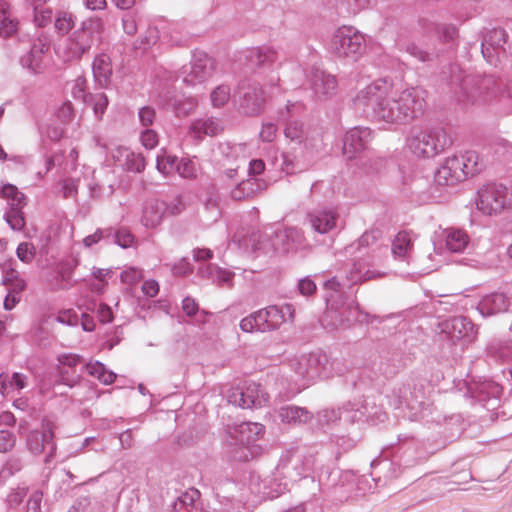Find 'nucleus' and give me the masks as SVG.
<instances>
[{
    "label": "nucleus",
    "mask_w": 512,
    "mask_h": 512,
    "mask_svg": "<svg viewBox=\"0 0 512 512\" xmlns=\"http://www.w3.org/2000/svg\"><path fill=\"white\" fill-rule=\"evenodd\" d=\"M354 110L389 124H404L420 117L426 108V91L410 87L393 91L385 79H378L360 89L352 99Z\"/></svg>",
    "instance_id": "obj_1"
},
{
    "label": "nucleus",
    "mask_w": 512,
    "mask_h": 512,
    "mask_svg": "<svg viewBox=\"0 0 512 512\" xmlns=\"http://www.w3.org/2000/svg\"><path fill=\"white\" fill-rule=\"evenodd\" d=\"M463 105L497 104L512 99V80L504 84L494 75L465 74L453 77Z\"/></svg>",
    "instance_id": "obj_2"
},
{
    "label": "nucleus",
    "mask_w": 512,
    "mask_h": 512,
    "mask_svg": "<svg viewBox=\"0 0 512 512\" xmlns=\"http://www.w3.org/2000/svg\"><path fill=\"white\" fill-rule=\"evenodd\" d=\"M324 287L327 294L326 310L320 319L322 326L329 331L350 326L357 319L356 303L353 300L348 301L345 293L341 291L340 283L335 278L327 280Z\"/></svg>",
    "instance_id": "obj_3"
},
{
    "label": "nucleus",
    "mask_w": 512,
    "mask_h": 512,
    "mask_svg": "<svg viewBox=\"0 0 512 512\" xmlns=\"http://www.w3.org/2000/svg\"><path fill=\"white\" fill-rule=\"evenodd\" d=\"M105 24L99 17L83 20L65 39L61 56L65 62H80L91 49L102 43Z\"/></svg>",
    "instance_id": "obj_4"
},
{
    "label": "nucleus",
    "mask_w": 512,
    "mask_h": 512,
    "mask_svg": "<svg viewBox=\"0 0 512 512\" xmlns=\"http://www.w3.org/2000/svg\"><path fill=\"white\" fill-rule=\"evenodd\" d=\"M451 136L442 127L413 129L407 138V147L417 157L431 158L452 145Z\"/></svg>",
    "instance_id": "obj_5"
},
{
    "label": "nucleus",
    "mask_w": 512,
    "mask_h": 512,
    "mask_svg": "<svg viewBox=\"0 0 512 512\" xmlns=\"http://www.w3.org/2000/svg\"><path fill=\"white\" fill-rule=\"evenodd\" d=\"M293 316L294 308L291 304L270 305L243 318L240 328L247 333L274 331Z\"/></svg>",
    "instance_id": "obj_6"
},
{
    "label": "nucleus",
    "mask_w": 512,
    "mask_h": 512,
    "mask_svg": "<svg viewBox=\"0 0 512 512\" xmlns=\"http://www.w3.org/2000/svg\"><path fill=\"white\" fill-rule=\"evenodd\" d=\"M263 237L265 239L259 242L260 247L256 249L263 250L266 254L272 251L285 255L306 245L304 232L297 227L278 229L272 235L265 234Z\"/></svg>",
    "instance_id": "obj_7"
},
{
    "label": "nucleus",
    "mask_w": 512,
    "mask_h": 512,
    "mask_svg": "<svg viewBox=\"0 0 512 512\" xmlns=\"http://www.w3.org/2000/svg\"><path fill=\"white\" fill-rule=\"evenodd\" d=\"M477 208L487 215L512 209V188L498 183L483 186L478 191Z\"/></svg>",
    "instance_id": "obj_8"
},
{
    "label": "nucleus",
    "mask_w": 512,
    "mask_h": 512,
    "mask_svg": "<svg viewBox=\"0 0 512 512\" xmlns=\"http://www.w3.org/2000/svg\"><path fill=\"white\" fill-rule=\"evenodd\" d=\"M365 38L352 27L338 28L331 39L330 50L337 57L357 59L365 50Z\"/></svg>",
    "instance_id": "obj_9"
},
{
    "label": "nucleus",
    "mask_w": 512,
    "mask_h": 512,
    "mask_svg": "<svg viewBox=\"0 0 512 512\" xmlns=\"http://www.w3.org/2000/svg\"><path fill=\"white\" fill-rule=\"evenodd\" d=\"M234 97L245 115H258L264 108L265 96L262 86L252 78L243 79L238 83Z\"/></svg>",
    "instance_id": "obj_10"
},
{
    "label": "nucleus",
    "mask_w": 512,
    "mask_h": 512,
    "mask_svg": "<svg viewBox=\"0 0 512 512\" xmlns=\"http://www.w3.org/2000/svg\"><path fill=\"white\" fill-rule=\"evenodd\" d=\"M226 396L229 403L241 408L262 407L269 401V395L264 388L249 381L230 388Z\"/></svg>",
    "instance_id": "obj_11"
},
{
    "label": "nucleus",
    "mask_w": 512,
    "mask_h": 512,
    "mask_svg": "<svg viewBox=\"0 0 512 512\" xmlns=\"http://www.w3.org/2000/svg\"><path fill=\"white\" fill-rule=\"evenodd\" d=\"M509 35L502 27L488 29L483 33L481 43V53L485 60L497 65L502 59L507 57Z\"/></svg>",
    "instance_id": "obj_12"
},
{
    "label": "nucleus",
    "mask_w": 512,
    "mask_h": 512,
    "mask_svg": "<svg viewBox=\"0 0 512 512\" xmlns=\"http://www.w3.org/2000/svg\"><path fill=\"white\" fill-rule=\"evenodd\" d=\"M327 361L326 354L321 351L302 355L292 361L291 366L294 373L304 382L301 387H299V390L304 389L309 383L320 377Z\"/></svg>",
    "instance_id": "obj_13"
},
{
    "label": "nucleus",
    "mask_w": 512,
    "mask_h": 512,
    "mask_svg": "<svg viewBox=\"0 0 512 512\" xmlns=\"http://www.w3.org/2000/svg\"><path fill=\"white\" fill-rule=\"evenodd\" d=\"M0 197L5 198L10 206L4 218L14 231H21L25 226L22 208L26 205L25 195L12 184H6L0 189Z\"/></svg>",
    "instance_id": "obj_14"
},
{
    "label": "nucleus",
    "mask_w": 512,
    "mask_h": 512,
    "mask_svg": "<svg viewBox=\"0 0 512 512\" xmlns=\"http://www.w3.org/2000/svg\"><path fill=\"white\" fill-rule=\"evenodd\" d=\"M56 428L55 422L45 417L41 423V431H31L27 437V448L34 455H40L46 446L50 447V452L45 459L46 463L54 457L56 451V443L54 442Z\"/></svg>",
    "instance_id": "obj_15"
},
{
    "label": "nucleus",
    "mask_w": 512,
    "mask_h": 512,
    "mask_svg": "<svg viewBox=\"0 0 512 512\" xmlns=\"http://www.w3.org/2000/svg\"><path fill=\"white\" fill-rule=\"evenodd\" d=\"M441 332L453 343L462 341L470 344L477 338L478 330L473 322L465 316H456L440 324Z\"/></svg>",
    "instance_id": "obj_16"
},
{
    "label": "nucleus",
    "mask_w": 512,
    "mask_h": 512,
    "mask_svg": "<svg viewBox=\"0 0 512 512\" xmlns=\"http://www.w3.org/2000/svg\"><path fill=\"white\" fill-rule=\"evenodd\" d=\"M215 61L205 52H195L189 68L183 67V82L196 85L207 81L214 73Z\"/></svg>",
    "instance_id": "obj_17"
},
{
    "label": "nucleus",
    "mask_w": 512,
    "mask_h": 512,
    "mask_svg": "<svg viewBox=\"0 0 512 512\" xmlns=\"http://www.w3.org/2000/svg\"><path fill=\"white\" fill-rule=\"evenodd\" d=\"M351 265L346 272V278L351 284H362L370 280L382 278L385 274L373 270V256L370 253H361L357 257L347 256Z\"/></svg>",
    "instance_id": "obj_18"
},
{
    "label": "nucleus",
    "mask_w": 512,
    "mask_h": 512,
    "mask_svg": "<svg viewBox=\"0 0 512 512\" xmlns=\"http://www.w3.org/2000/svg\"><path fill=\"white\" fill-rule=\"evenodd\" d=\"M372 138L368 127L357 126L348 130L343 138L342 153L347 160H352L364 152Z\"/></svg>",
    "instance_id": "obj_19"
},
{
    "label": "nucleus",
    "mask_w": 512,
    "mask_h": 512,
    "mask_svg": "<svg viewBox=\"0 0 512 512\" xmlns=\"http://www.w3.org/2000/svg\"><path fill=\"white\" fill-rule=\"evenodd\" d=\"M306 221L319 234L337 229L339 213L333 208H315L306 214Z\"/></svg>",
    "instance_id": "obj_20"
},
{
    "label": "nucleus",
    "mask_w": 512,
    "mask_h": 512,
    "mask_svg": "<svg viewBox=\"0 0 512 512\" xmlns=\"http://www.w3.org/2000/svg\"><path fill=\"white\" fill-rule=\"evenodd\" d=\"M465 180V173L461 170L458 155L448 157L435 173V182L440 186H454Z\"/></svg>",
    "instance_id": "obj_21"
},
{
    "label": "nucleus",
    "mask_w": 512,
    "mask_h": 512,
    "mask_svg": "<svg viewBox=\"0 0 512 512\" xmlns=\"http://www.w3.org/2000/svg\"><path fill=\"white\" fill-rule=\"evenodd\" d=\"M382 234V231L378 228L365 231L356 241L347 245L339 254L357 257L361 253H369V249H373L378 245Z\"/></svg>",
    "instance_id": "obj_22"
},
{
    "label": "nucleus",
    "mask_w": 512,
    "mask_h": 512,
    "mask_svg": "<svg viewBox=\"0 0 512 512\" xmlns=\"http://www.w3.org/2000/svg\"><path fill=\"white\" fill-rule=\"evenodd\" d=\"M159 104L168 110H172L175 114L180 116H188L197 106L195 99L174 94L167 91L159 96Z\"/></svg>",
    "instance_id": "obj_23"
},
{
    "label": "nucleus",
    "mask_w": 512,
    "mask_h": 512,
    "mask_svg": "<svg viewBox=\"0 0 512 512\" xmlns=\"http://www.w3.org/2000/svg\"><path fill=\"white\" fill-rule=\"evenodd\" d=\"M311 89L318 98H328L336 93L335 76L320 69H313L310 75Z\"/></svg>",
    "instance_id": "obj_24"
},
{
    "label": "nucleus",
    "mask_w": 512,
    "mask_h": 512,
    "mask_svg": "<svg viewBox=\"0 0 512 512\" xmlns=\"http://www.w3.org/2000/svg\"><path fill=\"white\" fill-rule=\"evenodd\" d=\"M424 394L421 390H411L410 384H403L397 390L393 391V405L396 409L404 406L411 410H416L423 404Z\"/></svg>",
    "instance_id": "obj_25"
},
{
    "label": "nucleus",
    "mask_w": 512,
    "mask_h": 512,
    "mask_svg": "<svg viewBox=\"0 0 512 512\" xmlns=\"http://www.w3.org/2000/svg\"><path fill=\"white\" fill-rule=\"evenodd\" d=\"M510 301L503 293H491L481 298L477 309L484 317L493 316L508 310Z\"/></svg>",
    "instance_id": "obj_26"
},
{
    "label": "nucleus",
    "mask_w": 512,
    "mask_h": 512,
    "mask_svg": "<svg viewBox=\"0 0 512 512\" xmlns=\"http://www.w3.org/2000/svg\"><path fill=\"white\" fill-rule=\"evenodd\" d=\"M266 187L267 184L264 180L249 177L235 185V187L230 191V196L235 201H243L254 198L258 193L265 190Z\"/></svg>",
    "instance_id": "obj_27"
},
{
    "label": "nucleus",
    "mask_w": 512,
    "mask_h": 512,
    "mask_svg": "<svg viewBox=\"0 0 512 512\" xmlns=\"http://www.w3.org/2000/svg\"><path fill=\"white\" fill-rule=\"evenodd\" d=\"M167 203L159 199L147 200L142 209L141 223L147 228L157 227L163 220Z\"/></svg>",
    "instance_id": "obj_28"
},
{
    "label": "nucleus",
    "mask_w": 512,
    "mask_h": 512,
    "mask_svg": "<svg viewBox=\"0 0 512 512\" xmlns=\"http://www.w3.org/2000/svg\"><path fill=\"white\" fill-rule=\"evenodd\" d=\"M113 158L129 172L141 173L146 167V160L142 154L125 147H118L113 153Z\"/></svg>",
    "instance_id": "obj_29"
},
{
    "label": "nucleus",
    "mask_w": 512,
    "mask_h": 512,
    "mask_svg": "<svg viewBox=\"0 0 512 512\" xmlns=\"http://www.w3.org/2000/svg\"><path fill=\"white\" fill-rule=\"evenodd\" d=\"M223 131L222 122L214 117L196 119L191 123V134L201 140L205 136H216Z\"/></svg>",
    "instance_id": "obj_30"
},
{
    "label": "nucleus",
    "mask_w": 512,
    "mask_h": 512,
    "mask_svg": "<svg viewBox=\"0 0 512 512\" xmlns=\"http://www.w3.org/2000/svg\"><path fill=\"white\" fill-rule=\"evenodd\" d=\"M92 71L98 84L106 87L110 83L113 72L110 57L105 53L96 55L92 63Z\"/></svg>",
    "instance_id": "obj_31"
},
{
    "label": "nucleus",
    "mask_w": 512,
    "mask_h": 512,
    "mask_svg": "<svg viewBox=\"0 0 512 512\" xmlns=\"http://www.w3.org/2000/svg\"><path fill=\"white\" fill-rule=\"evenodd\" d=\"M18 20L12 16L7 0H0V37L10 38L18 31Z\"/></svg>",
    "instance_id": "obj_32"
},
{
    "label": "nucleus",
    "mask_w": 512,
    "mask_h": 512,
    "mask_svg": "<svg viewBox=\"0 0 512 512\" xmlns=\"http://www.w3.org/2000/svg\"><path fill=\"white\" fill-rule=\"evenodd\" d=\"M200 508V492L195 488H189L182 492L172 504L173 512H191Z\"/></svg>",
    "instance_id": "obj_33"
},
{
    "label": "nucleus",
    "mask_w": 512,
    "mask_h": 512,
    "mask_svg": "<svg viewBox=\"0 0 512 512\" xmlns=\"http://www.w3.org/2000/svg\"><path fill=\"white\" fill-rule=\"evenodd\" d=\"M264 432V425L256 422H243L235 428L238 442L247 445L256 441Z\"/></svg>",
    "instance_id": "obj_34"
},
{
    "label": "nucleus",
    "mask_w": 512,
    "mask_h": 512,
    "mask_svg": "<svg viewBox=\"0 0 512 512\" xmlns=\"http://www.w3.org/2000/svg\"><path fill=\"white\" fill-rule=\"evenodd\" d=\"M278 416L283 423L287 424H303L312 418V414L305 408L286 405L279 409Z\"/></svg>",
    "instance_id": "obj_35"
},
{
    "label": "nucleus",
    "mask_w": 512,
    "mask_h": 512,
    "mask_svg": "<svg viewBox=\"0 0 512 512\" xmlns=\"http://www.w3.org/2000/svg\"><path fill=\"white\" fill-rule=\"evenodd\" d=\"M199 277L211 280L217 284H230L234 277V273L224 270L214 264L202 265L198 268Z\"/></svg>",
    "instance_id": "obj_36"
},
{
    "label": "nucleus",
    "mask_w": 512,
    "mask_h": 512,
    "mask_svg": "<svg viewBox=\"0 0 512 512\" xmlns=\"http://www.w3.org/2000/svg\"><path fill=\"white\" fill-rule=\"evenodd\" d=\"M446 247L449 251L462 252L469 243V237L464 230L448 228L444 231Z\"/></svg>",
    "instance_id": "obj_37"
},
{
    "label": "nucleus",
    "mask_w": 512,
    "mask_h": 512,
    "mask_svg": "<svg viewBox=\"0 0 512 512\" xmlns=\"http://www.w3.org/2000/svg\"><path fill=\"white\" fill-rule=\"evenodd\" d=\"M392 252L398 258L409 257L413 249L411 235L407 231L399 232L392 242Z\"/></svg>",
    "instance_id": "obj_38"
},
{
    "label": "nucleus",
    "mask_w": 512,
    "mask_h": 512,
    "mask_svg": "<svg viewBox=\"0 0 512 512\" xmlns=\"http://www.w3.org/2000/svg\"><path fill=\"white\" fill-rule=\"evenodd\" d=\"M458 160L461 170L465 173V179L477 174L482 169V163L476 151H466L464 154L458 155Z\"/></svg>",
    "instance_id": "obj_39"
},
{
    "label": "nucleus",
    "mask_w": 512,
    "mask_h": 512,
    "mask_svg": "<svg viewBox=\"0 0 512 512\" xmlns=\"http://www.w3.org/2000/svg\"><path fill=\"white\" fill-rule=\"evenodd\" d=\"M405 51L422 63H433L439 57V52L433 48H425L416 43H409L406 45Z\"/></svg>",
    "instance_id": "obj_40"
},
{
    "label": "nucleus",
    "mask_w": 512,
    "mask_h": 512,
    "mask_svg": "<svg viewBox=\"0 0 512 512\" xmlns=\"http://www.w3.org/2000/svg\"><path fill=\"white\" fill-rule=\"evenodd\" d=\"M2 283L10 293L21 294L26 289V281L21 277L19 271L14 268L6 269L3 273Z\"/></svg>",
    "instance_id": "obj_41"
},
{
    "label": "nucleus",
    "mask_w": 512,
    "mask_h": 512,
    "mask_svg": "<svg viewBox=\"0 0 512 512\" xmlns=\"http://www.w3.org/2000/svg\"><path fill=\"white\" fill-rule=\"evenodd\" d=\"M76 24V17L68 11H58L55 15L54 28L58 35H69Z\"/></svg>",
    "instance_id": "obj_42"
},
{
    "label": "nucleus",
    "mask_w": 512,
    "mask_h": 512,
    "mask_svg": "<svg viewBox=\"0 0 512 512\" xmlns=\"http://www.w3.org/2000/svg\"><path fill=\"white\" fill-rule=\"evenodd\" d=\"M425 23L426 21H423V26L427 30L435 32L443 43L454 41L459 35L458 28L454 24L430 23L429 26H426Z\"/></svg>",
    "instance_id": "obj_43"
},
{
    "label": "nucleus",
    "mask_w": 512,
    "mask_h": 512,
    "mask_svg": "<svg viewBox=\"0 0 512 512\" xmlns=\"http://www.w3.org/2000/svg\"><path fill=\"white\" fill-rule=\"evenodd\" d=\"M251 62L258 67L270 65L277 59V52L270 47L254 48L250 51Z\"/></svg>",
    "instance_id": "obj_44"
},
{
    "label": "nucleus",
    "mask_w": 512,
    "mask_h": 512,
    "mask_svg": "<svg viewBox=\"0 0 512 512\" xmlns=\"http://www.w3.org/2000/svg\"><path fill=\"white\" fill-rule=\"evenodd\" d=\"M367 413V409L361 406V409L357 407V404L347 403L342 408L338 409V414L335 415V419H344L346 421L356 422L361 420Z\"/></svg>",
    "instance_id": "obj_45"
},
{
    "label": "nucleus",
    "mask_w": 512,
    "mask_h": 512,
    "mask_svg": "<svg viewBox=\"0 0 512 512\" xmlns=\"http://www.w3.org/2000/svg\"><path fill=\"white\" fill-rule=\"evenodd\" d=\"M286 138L301 143L306 137V130L302 122L296 119H289L284 128Z\"/></svg>",
    "instance_id": "obj_46"
},
{
    "label": "nucleus",
    "mask_w": 512,
    "mask_h": 512,
    "mask_svg": "<svg viewBox=\"0 0 512 512\" xmlns=\"http://www.w3.org/2000/svg\"><path fill=\"white\" fill-rule=\"evenodd\" d=\"M178 161L179 160L176 156L167 154L165 151H163L161 154L157 156L156 168L160 173L168 175L174 170H176Z\"/></svg>",
    "instance_id": "obj_47"
},
{
    "label": "nucleus",
    "mask_w": 512,
    "mask_h": 512,
    "mask_svg": "<svg viewBox=\"0 0 512 512\" xmlns=\"http://www.w3.org/2000/svg\"><path fill=\"white\" fill-rule=\"evenodd\" d=\"M230 87L228 85H219L217 86L210 95L212 105L214 107H222L224 106L230 99Z\"/></svg>",
    "instance_id": "obj_48"
},
{
    "label": "nucleus",
    "mask_w": 512,
    "mask_h": 512,
    "mask_svg": "<svg viewBox=\"0 0 512 512\" xmlns=\"http://www.w3.org/2000/svg\"><path fill=\"white\" fill-rule=\"evenodd\" d=\"M182 310L188 317L199 315L196 319L197 322H204L207 313L205 311L199 312L198 303L192 297H185L182 301Z\"/></svg>",
    "instance_id": "obj_49"
},
{
    "label": "nucleus",
    "mask_w": 512,
    "mask_h": 512,
    "mask_svg": "<svg viewBox=\"0 0 512 512\" xmlns=\"http://www.w3.org/2000/svg\"><path fill=\"white\" fill-rule=\"evenodd\" d=\"M16 255L23 263L30 264L35 258L36 248L32 243L21 242L16 249Z\"/></svg>",
    "instance_id": "obj_50"
},
{
    "label": "nucleus",
    "mask_w": 512,
    "mask_h": 512,
    "mask_svg": "<svg viewBox=\"0 0 512 512\" xmlns=\"http://www.w3.org/2000/svg\"><path fill=\"white\" fill-rule=\"evenodd\" d=\"M88 103H91L92 106H93V111L96 115L97 118H101L102 115L104 114L107 106H108V97L106 94L104 93H97V94H92L91 96H89V101Z\"/></svg>",
    "instance_id": "obj_51"
},
{
    "label": "nucleus",
    "mask_w": 512,
    "mask_h": 512,
    "mask_svg": "<svg viewBox=\"0 0 512 512\" xmlns=\"http://www.w3.org/2000/svg\"><path fill=\"white\" fill-rule=\"evenodd\" d=\"M27 495V488L18 487L17 489L12 490L6 498L7 506L9 509L15 510L22 503L23 499Z\"/></svg>",
    "instance_id": "obj_52"
},
{
    "label": "nucleus",
    "mask_w": 512,
    "mask_h": 512,
    "mask_svg": "<svg viewBox=\"0 0 512 512\" xmlns=\"http://www.w3.org/2000/svg\"><path fill=\"white\" fill-rule=\"evenodd\" d=\"M23 468V463L21 458L17 456H11L8 458V460L5 462L3 468H2V475L4 477H11L17 472L21 471Z\"/></svg>",
    "instance_id": "obj_53"
},
{
    "label": "nucleus",
    "mask_w": 512,
    "mask_h": 512,
    "mask_svg": "<svg viewBox=\"0 0 512 512\" xmlns=\"http://www.w3.org/2000/svg\"><path fill=\"white\" fill-rule=\"evenodd\" d=\"M59 374L61 383L69 387L77 385L81 380V374L71 368H59Z\"/></svg>",
    "instance_id": "obj_54"
},
{
    "label": "nucleus",
    "mask_w": 512,
    "mask_h": 512,
    "mask_svg": "<svg viewBox=\"0 0 512 512\" xmlns=\"http://www.w3.org/2000/svg\"><path fill=\"white\" fill-rule=\"evenodd\" d=\"M142 278V270L135 267L126 268L120 274L121 281L129 285L138 283Z\"/></svg>",
    "instance_id": "obj_55"
},
{
    "label": "nucleus",
    "mask_w": 512,
    "mask_h": 512,
    "mask_svg": "<svg viewBox=\"0 0 512 512\" xmlns=\"http://www.w3.org/2000/svg\"><path fill=\"white\" fill-rule=\"evenodd\" d=\"M16 443V436L8 430H0V453L11 451Z\"/></svg>",
    "instance_id": "obj_56"
},
{
    "label": "nucleus",
    "mask_w": 512,
    "mask_h": 512,
    "mask_svg": "<svg viewBox=\"0 0 512 512\" xmlns=\"http://www.w3.org/2000/svg\"><path fill=\"white\" fill-rule=\"evenodd\" d=\"M134 242V236L129 229L121 227L117 229L115 244L122 248L130 247Z\"/></svg>",
    "instance_id": "obj_57"
},
{
    "label": "nucleus",
    "mask_w": 512,
    "mask_h": 512,
    "mask_svg": "<svg viewBox=\"0 0 512 512\" xmlns=\"http://www.w3.org/2000/svg\"><path fill=\"white\" fill-rule=\"evenodd\" d=\"M45 45H40L39 47L37 45H34L30 51V53L22 59V62L25 65H28V67L32 70H35L39 66V59L38 55L42 54L44 51Z\"/></svg>",
    "instance_id": "obj_58"
},
{
    "label": "nucleus",
    "mask_w": 512,
    "mask_h": 512,
    "mask_svg": "<svg viewBox=\"0 0 512 512\" xmlns=\"http://www.w3.org/2000/svg\"><path fill=\"white\" fill-rule=\"evenodd\" d=\"M176 171L184 178H193L196 176V169L192 161L181 159L178 161Z\"/></svg>",
    "instance_id": "obj_59"
},
{
    "label": "nucleus",
    "mask_w": 512,
    "mask_h": 512,
    "mask_svg": "<svg viewBox=\"0 0 512 512\" xmlns=\"http://www.w3.org/2000/svg\"><path fill=\"white\" fill-rule=\"evenodd\" d=\"M43 500V493L39 490L33 491L26 503V512H39L41 509V503Z\"/></svg>",
    "instance_id": "obj_60"
},
{
    "label": "nucleus",
    "mask_w": 512,
    "mask_h": 512,
    "mask_svg": "<svg viewBox=\"0 0 512 512\" xmlns=\"http://www.w3.org/2000/svg\"><path fill=\"white\" fill-rule=\"evenodd\" d=\"M52 21V11L50 9L35 8L34 22L38 27H46Z\"/></svg>",
    "instance_id": "obj_61"
},
{
    "label": "nucleus",
    "mask_w": 512,
    "mask_h": 512,
    "mask_svg": "<svg viewBox=\"0 0 512 512\" xmlns=\"http://www.w3.org/2000/svg\"><path fill=\"white\" fill-rule=\"evenodd\" d=\"M58 361L61 365L59 368L66 369H74L78 364L83 362L82 358L76 354H62L58 357Z\"/></svg>",
    "instance_id": "obj_62"
},
{
    "label": "nucleus",
    "mask_w": 512,
    "mask_h": 512,
    "mask_svg": "<svg viewBox=\"0 0 512 512\" xmlns=\"http://www.w3.org/2000/svg\"><path fill=\"white\" fill-rule=\"evenodd\" d=\"M140 140L147 149H153L158 144V135L152 129H146L141 133Z\"/></svg>",
    "instance_id": "obj_63"
},
{
    "label": "nucleus",
    "mask_w": 512,
    "mask_h": 512,
    "mask_svg": "<svg viewBox=\"0 0 512 512\" xmlns=\"http://www.w3.org/2000/svg\"><path fill=\"white\" fill-rule=\"evenodd\" d=\"M138 116H139L140 123L143 126L149 127L153 124V121L156 116V112H155L154 108H152L150 106H144L139 109Z\"/></svg>",
    "instance_id": "obj_64"
}]
</instances>
